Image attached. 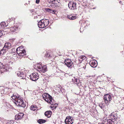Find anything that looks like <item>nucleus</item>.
Listing matches in <instances>:
<instances>
[{
    "label": "nucleus",
    "mask_w": 124,
    "mask_h": 124,
    "mask_svg": "<svg viewBox=\"0 0 124 124\" xmlns=\"http://www.w3.org/2000/svg\"><path fill=\"white\" fill-rule=\"evenodd\" d=\"M49 21L48 19H43L39 21L38 23V26L39 28H44L47 26L49 24Z\"/></svg>",
    "instance_id": "1"
},
{
    "label": "nucleus",
    "mask_w": 124,
    "mask_h": 124,
    "mask_svg": "<svg viewBox=\"0 0 124 124\" xmlns=\"http://www.w3.org/2000/svg\"><path fill=\"white\" fill-rule=\"evenodd\" d=\"M15 103L17 105L20 107L24 108L26 106L23 101L19 98L18 99H16Z\"/></svg>",
    "instance_id": "2"
},
{
    "label": "nucleus",
    "mask_w": 124,
    "mask_h": 124,
    "mask_svg": "<svg viewBox=\"0 0 124 124\" xmlns=\"http://www.w3.org/2000/svg\"><path fill=\"white\" fill-rule=\"evenodd\" d=\"M21 46H19L18 47L16 50V53L19 55L23 56L26 54L25 50H22Z\"/></svg>",
    "instance_id": "3"
},
{
    "label": "nucleus",
    "mask_w": 124,
    "mask_h": 124,
    "mask_svg": "<svg viewBox=\"0 0 124 124\" xmlns=\"http://www.w3.org/2000/svg\"><path fill=\"white\" fill-rule=\"evenodd\" d=\"M103 99L106 105H108L111 100V96L108 94L105 95L103 96Z\"/></svg>",
    "instance_id": "4"
},
{
    "label": "nucleus",
    "mask_w": 124,
    "mask_h": 124,
    "mask_svg": "<svg viewBox=\"0 0 124 124\" xmlns=\"http://www.w3.org/2000/svg\"><path fill=\"white\" fill-rule=\"evenodd\" d=\"M76 4L75 2L70 1L68 4V7L70 9L73 10L76 9Z\"/></svg>",
    "instance_id": "5"
},
{
    "label": "nucleus",
    "mask_w": 124,
    "mask_h": 124,
    "mask_svg": "<svg viewBox=\"0 0 124 124\" xmlns=\"http://www.w3.org/2000/svg\"><path fill=\"white\" fill-rule=\"evenodd\" d=\"M30 79L33 81L37 80L39 78V75L37 73H33L30 76Z\"/></svg>",
    "instance_id": "6"
},
{
    "label": "nucleus",
    "mask_w": 124,
    "mask_h": 124,
    "mask_svg": "<svg viewBox=\"0 0 124 124\" xmlns=\"http://www.w3.org/2000/svg\"><path fill=\"white\" fill-rule=\"evenodd\" d=\"M74 120L72 117H66L65 120V123L66 124H72Z\"/></svg>",
    "instance_id": "7"
},
{
    "label": "nucleus",
    "mask_w": 124,
    "mask_h": 124,
    "mask_svg": "<svg viewBox=\"0 0 124 124\" xmlns=\"http://www.w3.org/2000/svg\"><path fill=\"white\" fill-rule=\"evenodd\" d=\"M72 81L75 84H76L78 86L81 85V82H80V81L77 77H74L72 79Z\"/></svg>",
    "instance_id": "8"
},
{
    "label": "nucleus",
    "mask_w": 124,
    "mask_h": 124,
    "mask_svg": "<svg viewBox=\"0 0 124 124\" xmlns=\"http://www.w3.org/2000/svg\"><path fill=\"white\" fill-rule=\"evenodd\" d=\"M64 63L66 65L68 68L71 67L73 64L71 60L69 59H65L64 61Z\"/></svg>",
    "instance_id": "9"
},
{
    "label": "nucleus",
    "mask_w": 124,
    "mask_h": 124,
    "mask_svg": "<svg viewBox=\"0 0 124 124\" xmlns=\"http://www.w3.org/2000/svg\"><path fill=\"white\" fill-rule=\"evenodd\" d=\"M89 64L92 67L95 68L96 67L97 65V62L96 61L91 60L90 61Z\"/></svg>",
    "instance_id": "10"
},
{
    "label": "nucleus",
    "mask_w": 124,
    "mask_h": 124,
    "mask_svg": "<svg viewBox=\"0 0 124 124\" xmlns=\"http://www.w3.org/2000/svg\"><path fill=\"white\" fill-rule=\"evenodd\" d=\"M17 76L21 78L22 79H24L25 77V74L23 72H19L17 73Z\"/></svg>",
    "instance_id": "11"
},
{
    "label": "nucleus",
    "mask_w": 124,
    "mask_h": 124,
    "mask_svg": "<svg viewBox=\"0 0 124 124\" xmlns=\"http://www.w3.org/2000/svg\"><path fill=\"white\" fill-rule=\"evenodd\" d=\"M49 103L51 104L52 105H53V106L54 109H55L58 106V104L54 102V100H53V99H51V100H50L49 102Z\"/></svg>",
    "instance_id": "12"
},
{
    "label": "nucleus",
    "mask_w": 124,
    "mask_h": 124,
    "mask_svg": "<svg viewBox=\"0 0 124 124\" xmlns=\"http://www.w3.org/2000/svg\"><path fill=\"white\" fill-rule=\"evenodd\" d=\"M45 57L47 58L50 59H51L54 57V56L52 53L47 52L45 54Z\"/></svg>",
    "instance_id": "13"
},
{
    "label": "nucleus",
    "mask_w": 124,
    "mask_h": 124,
    "mask_svg": "<svg viewBox=\"0 0 124 124\" xmlns=\"http://www.w3.org/2000/svg\"><path fill=\"white\" fill-rule=\"evenodd\" d=\"M10 30L12 32H17L20 29L18 28L17 26H14V27H10Z\"/></svg>",
    "instance_id": "14"
},
{
    "label": "nucleus",
    "mask_w": 124,
    "mask_h": 124,
    "mask_svg": "<svg viewBox=\"0 0 124 124\" xmlns=\"http://www.w3.org/2000/svg\"><path fill=\"white\" fill-rule=\"evenodd\" d=\"M36 67H37L36 68H37V69L38 70L40 71H41L42 72H44V71L43 70H42V65H41V64L39 63H38L36 64Z\"/></svg>",
    "instance_id": "15"
},
{
    "label": "nucleus",
    "mask_w": 124,
    "mask_h": 124,
    "mask_svg": "<svg viewBox=\"0 0 124 124\" xmlns=\"http://www.w3.org/2000/svg\"><path fill=\"white\" fill-rule=\"evenodd\" d=\"M52 2V5L53 6L55 7H58L59 5V2L57 0H53Z\"/></svg>",
    "instance_id": "16"
},
{
    "label": "nucleus",
    "mask_w": 124,
    "mask_h": 124,
    "mask_svg": "<svg viewBox=\"0 0 124 124\" xmlns=\"http://www.w3.org/2000/svg\"><path fill=\"white\" fill-rule=\"evenodd\" d=\"M43 98L44 99L45 98L47 97H48L49 100H51V99H52V97L50 96L49 94L46 93H45L42 95Z\"/></svg>",
    "instance_id": "17"
},
{
    "label": "nucleus",
    "mask_w": 124,
    "mask_h": 124,
    "mask_svg": "<svg viewBox=\"0 0 124 124\" xmlns=\"http://www.w3.org/2000/svg\"><path fill=\"white\" fill-rule=\"evenodd\" d=\"M8 50L5 47H3L0 51V55L1 56L5 53Z\"/></svg>",
    "instance_id": "18"
},
{
    "label": "nucleus",
    "mask_w": 124,
    "mask_h": 124,
    "mask_svg": "<svg viewBox=\"0 0 124 124\" xmlns=\"http://www.w3.org/2000/svg\"><path fill=\"white\" fill-rule=\"evenodd\" d=\"M68 17L70 20H73L76 19L77 17L75 15H68Z\"/></svg>",
    "instance_id": "19"
},
{
    "label": "nucleus",
    "mask_w": 124,
    "mask_h": 124,
    "mask_svg": "<svg viewBox=\"0 0 124 124\" xmlns=\"http://www.w3.org/2000/svg\"><path fill=\"white\" fill-rule=\"evenodd\" d=\"M11 44L10 43H5L4 47H5L7 50L11 48Z\"/></svg>",
    "instance_id": "20"
},
{
    "label": "nucleus",
    "mask_w": 124,
    "mask_h": 124,
    "mask_svg": "<svg viewBox=\"0 0 124 124\" xmlns=\"http://www.w3.org/2000/svg\"><path fill=\"white\" fill-rule=\"evenodd\" d=\"M38 107L36 105H32L30 107V108L31 110H32L34 111L35 110H37L38 108Z\"/></svg>",
    "instance_id": "21"
},
{
    "label": "nucleus",
    "mask_w": 124,
    "mask_h": 124,
    "mask_svg": "<svg viewBox=\"0 0 124 124\" xmlns=\"http://www.w3.org/2000/svg\"><path fill=\"white\" fill-rule=\"evenodd\" d=\"M46 122V120H45L40 119L37 121V122L40 124H42Z\"/></svg>",
    "instance_id": "22"
},
{
    "label": "nucleus",
    "mask_w": 124,
    "mask_h": 124,
    "mask_svg": "<svg viewBox=\"0 0 124 124\" xmlns=\"http://www.w3.org/2000/svg\"><path fill=\"white\" fill-rule=\"evenodd\" d=\"M46 11L50 13L55 14V12L54 10H52L49 8H46Z\"/></svg>",
    "instance_id": "23"
},
{
    "label": "nucleus",
    "mask_w": 124,
    "mask_h": 124,
    "mask_svg": "<svg viewBox=\"0 0 124 124\" xmlns=\"http://www.w3.org/2000/svg\"><path fill=\"white\" fill-rule=\"evenodd\" d=\"M107 122L109 124H113L114 120H113V118H111L108 120Z\"/></svg>",
    "instance_id": "24"
},
{
    "label": "nucleus",
    "mask_w": 124,
    "mask_h": 124,
    "mask_svg": "<svg viewBox=\"0 0 124 124\" xmlns=\"http://www.w3.org/2000/svg\"><path fill=\"white\" fill-rule=\"evenodd\" d=\"M51 113L52 112L51 111H48L45 113V115L46 116L50 115V116H51Z\"/></svg>",
    "instance_id": "25"
},
{
    "label": "nucleus",
    "mask_w": 124,
    "mask_h": 124,
    "mask_svg": "<svg viewBox=\"0 0 124 124\" xmlns=\"http://www.w3.org/2000/svg\"><path fill=\"white\" fill-rule=\"evenodd\" d=\"M5 23L4 22H1L0 24V29L3 28L5 27Z\"/></svg>",
    "instance_id": "26"
},
{
    "label": "nucleus",
    "mask_w": 124,
    "mask_h": 124,
    "mask_svg": "<svg viewBox=\"0 0 124 124\" xmlns=\"http://www.w3.org/2000/svg\"><path fill=\"white\" fill-rule=\"evenodd\" d=\"M117 112H113L110 115V116H117Z\"/></svg>",
    "instance_id": "27"
},
{
    "label": "nucleus",
    "mask_w": 124,
    "mask_h": 124,
    "mask_svg": "<svg viewBox=\"0 0 124 124\" xmlns=\"http://www.w3.org/2000/svg\"><path fill=\"white\" fill-rule=\"evenodd\" d=\"M12 99L13 100H14L15 101H16V99H18L19 98V97H17L16 95H13L12 96Z\"/></svg>",
    "instance_id": "28"
},
{
    "label": "nucleus",
    "mask_w": 124,
    "mask_h": 124,
    "mask_svg": "<svg viewBox=\"0 0 124 124\" xmlns=\"http://www.w3.org/2000/svg\"><path fill=\"white\" fill-rule=\"evenodd\" d=\"M24 114L22 113H20L18 114H16L15 116H23Z\"/></svg>",
    "instance_id": "29"
},
{
    "label": "nucleus",
    "mask_w": 124,
    "mask_h": 124,
    "mask_svg": "<svg viewBox=\"0 0 124 124\" xmlns=\"http://www.w3.org/2000/svg\"><path fill=\"white\" fill-rule=\"evenodd\" d=\"M14 117L15 119L16 120H21L22 119V117Z\"/></svg>",
    "instance_id": "30"
},
{
    "label": "nucleus",
    "mask_w": 124,
    "mask_h": 124,
    "mask_svg": "<svg viewBox=\"0 0 124 124\" xmlns=\"http://www.w3.org/2000/svg\"><path fill=\"white\" fill-rule=\"evenodd\" d=\"M42 70L44 71V72H45V71H46L47 69V68L46 66L44 65L43 66H42Z\"/></svg>",
    "instance_id": "31"
},
{
    "label": "nucleus",
    "mask_w": 124,
    "mask_h": 124,
    "mask_svg": "<svg viewBox=\"0 0 124 124\" xmlns=\"http://www.w3.org/2000/svg\"><path fill=\"white\" fill-rule=\"evenodd\" d=\"M44 100L46 101L47 102L49 103L50 100H49L48 97H47L45 98Z\"/></svg>",
    "instance_id": "32"
},
{
    "label": "nucleus",
    "mask_w": 124,
    "mask_h": 124,
    "mask_svg": "<svg viewBox=\"0 0 124 124\" xmlns=\"http://www.w3.org/2000/svg\"><path fill=\"white\" fill-rule=\"evenodd\" d=\"M78 61H79V62H80V63H81L83 61L81 58L80 56L79 57Z\"/></svg>",
    "instance_id": "33"
},
{
    "label": "nucleus",
    "mask_w": 124,
    "mask_h": 124,
    "mask_svg": "<svg viewBox=\"0 0 124 124\" xmlns=\"http://www.w3.org/2000/svg\"><path fill=\"white\" fill-rule=\"evenodd\" d=\"M80 57L83 60L86 58V57L84 56H80Z\"/></svg>",
    "instance_id": "34"
},
{
    "label": "nucleus",
    "mask_w": 124,
    "mask_h": 124,
    "mask_svg": "<svg viewBox=\"0 0 124 124\" xmlns=\"http://www.w3.org/2000/svg\"><path fill=\"white\" fill-rule=\"evenodd\" d=\"M3 66V64L0 62V69L2 68Z\"/></svg>",
    "instance_id": "35"
},
{
    "label": "nucleus",
    "mask_w": 124,
    "mask_h": 124,
    "mask_svg": "<svg viewBox=\"0 0 124 124\" xmlns=\"http://www.w3.org/2000/svg\"><path fill=\"white\" fill-rule=\"evenodd\" d=\"M99 106L101 109H102L103 108L104 106H103L102 104H100L99 105Z\"/></svg>",
    "instance_id": "36"
},
{
    "label": "nucleus",
    "mask_w": 124,
    "mask_h": 124,
    "mask_svg": "<svg viewBox=\"0 0 124 124\" xmlns=\"http://www.w3.org/2000/svg\"><path fill=\"white\" fill-rule=\"evenodd\" d=\"M112 118H113V120H114V122L116 120L117 118V117H112Z\"/></svg>",
    "instance_id": "37"
},
{
    "label": "nucleus",
    "mask_w": 124,
    "mask_h": 124,
    "mask_svg": "<svg viewBox=\"0 0 124 124\" xmlns=\"http://www.w3.org/2000/svg\"><path fill=\"white\" fill-rule=\"evenodd\" d=\"M12 52H11L12 53L13 52H16V51H15V49L14 48L12 49Z\"/></svg>",
    "instance_id": "38"
},
{
    "label": "nucleus",
    "mask_w": 124,
    "mask_h": 124,
    "mask_svg": "<svg viewBox=\"0 0 124 124\" xmlns=\"http://www.w3.org/2000/svg\"><path fill=\"white\" fill-rule=\"evenodd\" d=\"M2 33L1 31H0V37L2 36Z\"/></svg>",
    "instance_id": "39"
},
{
    "label": "nucleus",
    "mask_w": 124,
    "mask_h": 124,
    "mask_svg": "<svg viewBox=\"0 0 124 124\" xmlns=\"http://www.w3.org/2000/svg\"><path fill=\"white\" fill-rule=\"evenodd\" d=\"M39 0H36V3H39Z\"/></svg>",
    "instance_id": "40"
},
{
    "label": "nucleus",
    "mask_w": 124,
    "mask_h": 124,
    "mask_svg": "<svg viewBox=\"0 0 124 124\" xmlns=\"http://www.w3.org/2000/svg\"><path fill=\"white\" fill-rule=\"evenodd\" d=\"M52 1H49L48 2V3L50 4H52Z\"/></svg>",
    "instance_id": "41"
},
{
    "label": "nucleus",
    "mask_w": 124,
    "mask_h": 124,
    "mask_svg": "<svg viewBox=\"0 0 124 124\" xmlns=\"http://www.w3.org/2000/svg\"><path fill=\"white\" fill-rule=\"evenodd\" d=\"M98 124H105L104 123H99Z\"/></svg>",
    "instance_id": "42"
},
{
    "label": "nucleus",
    "mask_w": 124,
    "mask_h": 124,
    "mask_svg": "<svg viewBox=\"0 0 124 124\" xmlns=\"http://www.w3.org/2000/svg\"><path fill=\"white\" fill-rule=\"evenodd\" d=\"M53 0H48V2H49V1H52Z\"/></svg>",
    "instance_id": "43"
},
{
    "label": "nucleus",
    "mask_w": 124,
    "mask_h": 124,
    "mask_svg": "<svg viewBox=\"0 0 124 124\" xmlns=\"http://www.w3.org/2000/svg\"><path fill=\"white\" fill-rule=\"evenodd\" d=\"M48 117V118H49V117H49V116H48V117Z\"/></svg>",
    "instance_id": "44"
}]
</instances>
